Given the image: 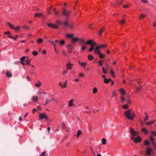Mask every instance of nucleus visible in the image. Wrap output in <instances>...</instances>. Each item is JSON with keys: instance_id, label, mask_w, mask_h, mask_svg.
I'll use <instances>...</instances> for the list:
<instances>
[{"instance_id": "1", "label": "nucleus", "mask_w": 156, "mask_h": 156, "mask_svg": "<svg viewBox=\"0 0 156 156\" xmlns=\"http://www.w3.org/2000/svg\"><path fill=\"white\" fill-rule=\"evenodd\" d=\"M124 115L128 119L133 120L135 117V115L134 112H131V110L128 109L125 111L124 113Z\"/></svg>"}, {"instance_id": "2", "label": "nucleus", "mask_w": 156, "mask_h": 156, "mask_svg": "<svg viewBox=\"0 0 156 156\" xmlns=\"http://www.w3.org/2000/svg\"><path fill=\"white\" fill-rule=\"evenodd\" d=\"M131 139L136 143H139L142 140L141 137H131Z\"/></svg>"}, {"instance_id": "3", "label": "nucleus", "mask_w": 156, "mask_h": 156, "mask_svg": "<svg viewBox=\"0 0 156 156\" xmlns=\"http://www.w3.org/2000/svg\"><path fill=\"white\" fill-rule=\"evenodd\" d=\"M39 117L40 119H41L42 120L43 119H45L46 120H48V118L47 115L44 113L40 114Z\"/></svg>"}, {"instance_id": "4", "label": "nucleus", "mask_w": 156, "mask_h": 156, "mask_svg": "<svg viewBox=\"0 0 156 156\" xmlns=\"http://www.w3.org/2000/svg\"><path fill=\"white\" fill-rule=\"evenodd\" d=\"M153 152L152 150L150 147H148L146 150V154L149 156L151 153H153Z\"/></svg>"}, {"instance_id": "5", "label": "nucleus", "mask_w": 156, "mask_h": 156, "mask_svg": "<svg viewBox=\"0 0 156 156\" xmlns=\"http://www.w3.org/2000/svg\"><path fill=\"white\" fill-rule=\"evenodd\" d=\"M47 25L49 27H50L52 28L57 29L59 28L58 26L54 24H51L50 23H48Z\"/></svg>"}, {"instance_id": "6", "label": "nucleus", "mask_w": 156, "mask_h": 156, "mask_svg": "<svg viewBox=\"0 0 156 156\" xmlns=\"http://www.w3.org/2000/svg\"><path fill=\"white\" fill-rule=\"evenodd\" d=\"M150 140L153 146L154 149L156 150V143L154 142V137H150Z\"/></svg>"}, {"instance_id": "7", "label": "nucleus", "mask_w": 156, "mask_h": 156, "mask_svg": "<svg viewBox=\"0 0 156 156\" xmlns=\"http://www.w3.org/2000/svg\"><path fill=\"white\" fill-rule=\"evenodd\" d=\"M71 11H63L62 14L63 15L66 16L67 18L69 17V14L71 13Z\"/></svg>"}, {"instance_id": "8", "label": "nucleus", "mask_w": 156, "mask_h": 156, "mask_svg": "<svg viewBox=\"0 0 156 156\" xmlns=\"http://www.w3.org/2000/svg\"><path fill=\"white\" fill-rule=\"evenodd\" d=\"M73 66V65L71 64L69 62H68L66 64L67 69L68 70L72 69Z\"/></svg>"}, {"instance_id": "9", "label": "nucleus", "mask_w": 156, "mask_h": 156, "mask_svg": "<svg viewBox=\"0 0 156 156\" xmlns=\"http://www.w3.org/2000/svg\"><path fill=\"white\" fill-rule=\"evenodd\" d=\"M130 133L132 134L133 136L137 135V133L132 128L130 129Z\"/></svg>"}, {"instance_id": "10", "label": "nucleus", "mask_w": 156, "mask_h": 156, "mask_svg": "<svg viewBox=\"0 0 156 156\" xmlns=\"http://www.w3.org/2000/svg\"><path fill=\"white\" fill-rule=\"evenodd\" d=\"M96 45V44L95 42H94V44L92 45H91L90 46V48L88 50V51L89 52H91L94 49V47L95 45Z\"/></svg>"}, {"instance_id": "11", "label": "nucleus", "mask_w": 156, "mask_h": 156, "mask_svg": "<svg viewBox=\"0 0 156 156\" xmlns=\"http://www.w3.org/2000/svg\"><path fill=\"white\" fill-rule=\"evenodd\" d=\"M68 48V52L69 53H71L72 51V49L73 47V46L71 45H68L67 46Z\"/></svg>"}, {"instance_id": "12", "label": "nucleus", "mask_w": 156, "mask_h": 156, "mask_svg": "<svg viewBox=\"0 0 156 156\" xmlns=\"http://www.w3.org/2000/svg\"><path fill=\"white\" fill-rule=\"evenodd\" d=\"M94 42L92 40H89L87 41L85 43V44H88L91 45H92L94 44Z\"/></svg>"}, {"instance_id": "13", "label": "nucleus", "mask_w": 156, "mask_h": 156, "mask_svg": "<svg viewBox=\"0 0 156 156\" xmlns=\"http://www.w3.org/2000/svg\"><path fill=\"white\" fill-rule=\"evenodd\" d=\"M32 100L34 102H36L38 100V98L36 96H33L32 98Z\"/></svg>"}, {"instance_id": "14", "label": "nucleus", "mask_w": 156, "mask_h": 156, "mask_svg": "<svg viewBox=\"0 0 156 156\" xmlns=\"http://www.w3.org/2000/svg\"><path fill=\"white\" fill-rule=\"evenodd\" d=\"M105 27H102L101 29H100L99 31H98V33L99 35H101L103 33V32L105 30Z\"/></svg>"}, {"instance_id": "15", "label": "nucleus", "mask_w": 156, "mask_h": 156, "mask_svg": "<svg viewBox=\"0 0 156 156\" xmlns=\"http://www.w3.org/2000/svg\"><path fill=\"white\" fill-rule=\"evenodd\" d=\"M48 155L47 152L45 151L43 152L39 156H47Z\"/></svg>"}, {"instance_id": "16", "label": "nucleus", "mask_w": 156, "mask_h": 156, "mask_svg": "<svg viewBox=\"0 0 156 156\" xmlns=\"http://www.w3.org/2000/svg\"><path fill=\"white\" fill-rule=\"evenodd\" d=\"M119 90L120 91L121 94H122V95L124 96V95L125 94L126 92L125 90L122 88L120 89Z\"/></svg>"}, {"instance_id": "17", "label": "nucleus", "mask_w": 156, "mask_h": 156, "mask_svg": "<svg viewBox=\"0 0 156 156\" xmlns=\"http://www.w3.org/2000/svg\"><path fill=\"white\" fill-rule=\"evenodd\" d=\"M79 39L78 37H74L72 38V43H75L77 41H79Z\"/></svg>"}, {"instance_id": "18", "label": "nucleus", "mask_w": 156, "mask_h": 156, "mask_svg": "<svg viewBox=\"0 0 156 156\" xmlns=\"http://www.w3.org/2000/svg\"><path fill=\"white\" fill-rule=\"evenodd\" d=\"M110 80H111L110 79H108L106 78H105L104 79V82L106 84L108 83Z\"/></svg>"}, {"instance_id": "19", "label": "nucleus", "mask_w": 156, "mask_h": 156, "mask_svg": "<svg viewBox=\"0 0 156 156\" xmlns=\"http://www.w3.org/2000/svg\"><path fill=\"white\" fill-rule=\"evenodd\" d=\"M43 15L41 13H36L35 14V17H41Z\"/></svg>"}, {"instance_id": "20", "label": "nucleus", "mask_w": 156, "mask_h": 156, "mask_svg": "<svg viewBox=\"0 0 156 156\" xmlns=\"http://www.w3.org/2000/svg\"><path fill=\"white\" fill-rule=\"evenodd\" d=\"M73 100L72 99L70 100L69 102L68 105L69 106H71L73 105L75 106V105L73 104Z\"/></svg>"}, {"instance_id": "21", "label": "nucleus", "mask_w": 156, "mask_h": 156, "mask_svg": "<svg viewBox=\"0 0 156 156\" xmlns=\"http://www.w3.org/2000/svg\"><path fill=\"white\" fill-rule=\"evenodd\" d=\"M43 41V39L41 38H40L37 39V41L38 43L41 44Z\"/></svg>"}, {"instance_id": "22", "label": "nucleus", "mask_w": 156, "mask_h": 156, "mask_svg": "<svg viewBox=\"0 0 156 156\" xmlns=\"http://www.w3.org/2000/svg\"><path fill=\"white\" fill-rule=\"evenodd\" d=\"M88 59L90 60H92L94 59V57L91 55H89L88 56Z\"/></svg>"}, {"instance_id": "23", "label": "nucleus", "mask_w": 156, "mask_h": 156, "mask_svg": "<svg viewBox=\"0 0 156 156\" xmlns=\"http://www.w3.org/2000/svg\"><path fill=\"white\" fill-rule=\"evenodd\" d=\"M79 63L83 67H85L86 66V65L87 64V63L86 62L81 63L80 61H79Z\"/></svg>"}, {"instance_id": "24", "label": "nucleus", "mask_w": 156, "mask_h": 156, "mask_svg": "<svg viewBox=\"0 0 156 156\" xmlns=\"http://www.w3.org/2000/svg\"><path fill=\"white\" fill-rule=\"evenodd\" d=\"M142 132L145 134H147L148 133V131L145 128H142L141 129Z\"/></svg>"}, {"instance_id": "25", "label": "nucleus", "mask_w": 156, "mask_h": 156, "mask_svg": "<svg viewBox=\"0 0 156 156\" xmlns=\"http://www.w3.org/2000/svg\"><path fill=\"white\" fill-rule=\"evenodd\" d=\"M74 26V24H73L71 23L69 24L68 27L70 29L72 30Z\"/></svg>"}, {"instance_id": "26", "label": "nucleus", "mask_w": 156, "mask_h": 156, "mask_svg": "<svg viewBox=\"0 0 156 156\" xmlns=\"http://www.w3.org/2000/svg\"><path fill=\"white\" fill-rule=\"evenodd\" d=\"M66 36L67 37H72L73 38V37L74 36V35L72 34H67L66 35Z\"/></svg>"}, {"instance_id": "27", "label": "nucleus", "mask_w": 156, "mask_h": 156, "mask_svg": "<svg viewBox=\"0 0 156 156\" xmlns=\"http://www.w3.org/2000/svg\"><path fill=\"white\" fill-rule=\"evenodd\" d=\"M6 75L8 77H11L12 76L11 73L9 72H7L6 73Z\"/></svg>"}, {"instance_id": "28", "label": "nucleus", "mask_w": 156, "mask_h": 156, "mask_svg": "<svg viewBox=\"0 0 156 156\" xmlns=\"http://www.w3.org/2000/svg\"><path fill=\"white\" fill-rule=\"evenodd\" d=\"M144 144L145 146H148L149 145V142L147 140H145L144 142Z\"/></svg>"}, {"instance_id": "29", "label": "nucleus", "mask_w": 156, "mask_h": 156, "mask_svg": "<svg viewBox=\"0 0 156 156\" xmlns=\"http://www.w3.org/2000/svg\"><path fill=\"white\" fill-rule=\"evenodd\" d=\"M86 44H85L84 45H83L81 48V50L82 51H84L86 49Z\"/></svg>"}, {"instance_id": "30", "label": "nucleus", "mask_w": 156, "mask_h": 156, "mask_svg": "<svg viewBox=\"0 0 156 156\" xmlns=\"http://www.w3.org/2000/svg\"><path fill=\"white\" fill-rule=\"evenodd\" d=\"M102 144L103 145H105L106 143V140L105 138H103L102 139Z\"/></svg>"}, {"instance_id": "31", "label": "nucleus", "mask_w": 156, "mask_h": 156, "mask_svg": "<svg viewBox=\"0 0 156 156\" xmlns=\"http://www.w3.org/2000/svg\"><path fill=\"white\" fill-rule=\"evenodd\" d=\"M51 101V100L50 99H47L45 101V103L44 104V105H46L48 102H49Z\"/></svg>"}, {"instance_id": "32", "label": "nucleus", "mask_w": 156, "mask_h": 156, "mask_svg": "<svg viewBox=\"0 0 156 156\" xmlns=\"http://www.w3.org/2000/svg\"><path fill=\"white\" fill-rule=\"evenodd\" d=\"M103 61L101 60H99L98 61V64L100 66H102L103 65Z\"/></svg>"}, {"instance_id": "33", "label": "nucleus", "mask_w": 156, "mask_h": 156, "mask_svg": "<svg viewBox=\"0 0 156 156\" xmlns=\"http://www.w3.org/2000/svg\"><path fill=\"white\" fill-rule=\"evenodd\" d=\"M123 108L124 109H126L129 108L128 105L127 104L124 105L122 106Z\"/></svg>"}, {"instance_id": "34", "label": "nucleus", "mask_w": 156, "mask_h": 156, "mask_svg": "<svg viewBox=\"0 0 156 156\" xmlns=\"http://www.w3.org/2000/svg\"><path fill=\"white\" fill-rule=\"evenodd\" d=\"M37 93L39 94H43L45 95L46 94V93L45 92H44L43 91L41 90H39L38 91Z\"/></svg>"}, {"instance_id": "35", "label": "nucleus", "mask_w": 156, "mask_h": 156, "mask_svg": "<svg viewBox=\"0 0 156 156\" xmlns=\"http://www.w3.org/2000/svg\"><path fill=\"white\" fill-rule=\"evenodd\" d=\"M7 23L8 26H9L10 28L12 29L13 28H14L13 26L10 23H9V22H8Z\"/></svg>"}, {"instance_id": "36", "label": "nucleus", "mask_w": 156, "mask_h": 156, "mask_svg": "<svg viewBox=\"0 0 156 156\" xmlns=\"http://www.w3.org/2000/svg\"><path fill=\"white\" fill-rule=\"evenodd\" d=\"M97 91L98 90L96 87H95L93 89V92L94 94H95Z\"/></svg>"}, {"instance_id": "37", "label": "nucleus", "mask_w": 156, "mask_h": 156, "mask_svg": "<svg viewBox=\"0 0 156 156\" xmlns=\"http://www.w3.org/2000/svg\"><path fill=\"white\" fill-rule=\"evenodd\" d=\"M60 44L61 45H62L64 44L65 43V41L64 40H62L60 41L59 42Z\"/></svg>"}, {"instance_id": "38", "label": "nucleus", "mask_w": 156, "mask_h": 156, "mask_svg": "<svg viewBox=\"0 0 156 156\" xmlns=\"http://www.w3.org/2000/svg\"><path fill=\"white\" fill-rule=\"evenodd\" d=\"M82 134V132L80 130H79L78 131L77 135V136H80Z\"/></svg>"}, {"instance_id": "39", "label": "nucleus", "mask_w": 156, "mask_h": 156, "mask_svg": "<svg viewBox=\"0 0 156 156\" xmlns=\"http://www.w3.org/2000/svg\"><path fill=\"white\" fill-rule=\"evenodd\" d=\"M39 83H37L35 84V86L37 87H39L41 86V83L39 81H38Z\"/></svg>"}, {"instance_id": "40", "label": "nucleus", "mask_w": 156, "mask_h": 156, "mask_svg": "<svg viewBox=\"0 0 156 156\" xmlns=\"http://www.w3.org/2000/svg\"><path fill=\"white\" fill-rule=\"evenodd\" d=\"M146 16V15L144 14H141L140 16L139 17V18L140 20H141V19H143L144 17Z\"/></svg>"}, {"instance_id": "41", "label": "nucleus", "mask_w": 156, "mask_h": 156, "mask_svg": "<svg viewBox=\"0 0 156 156\" xmlns=\"http://www.w3.org/2000/svg\"><path fill=\"white\" fill-rule=\"evenodd\" d=\"M102 70L104 74H106L107 73V72L105 67H103L102 68Z\"/></svg>"}, {"instance_id": "42", "label": "nucleus", "mask_w": 156, "mask_h": 156, "mask_svg": "<svg viewBox=\"0 0 156 156\" xmlns=\"http://www.w3.org/2000/svg\"><path fill=\"white\" fill-rule=\"evenodd\" d=\"M69 23H68V22L67 20L65 21L64 22V25L65 26H69Z\"/></svg>"}, {"instance_id": "43", "label": "nucleus", "mask_w": 156, "mask_h": 156, "mask_svg": "<svg viewBox=\"0 0 156 156\" xmlns=\"http://www.w3.org/2000/svg\"><path fill=\"white\" fill-rule=\"evenodd\" d=\"M121 99L122 102H124L125 101V99L124 97V96L122 95L121 96Z\"/></svg>"}, {"instance_id": "44", "label": "nucleus", "mask_w": 156, "mask_h": 156, "mask_svg": "<svg viewBox=\"0 0 156 156\" xmlns=\"http://www.w3.org/2000/svg\"><path fill=\"white\" fill-rule=\"evenodd\" d=\"M101 53V51L100 50H96L94 51V54L99 55Z\"/></svg>"}, {"instance_id": "45", "label": "nucleus", "mask_w": 156, "mask_h": 156, "mask_svg": "<svg viewBox=\"0 0 156 156\" xmlns=\"http://www.w3.org/2000/svg\"><path fill=\"white\" fill-rule=\"evenodd\" d=\"M110 73H111V75L114 77H115V76L114 75V72L113 71L112 69L111 70Z\"/></svg>"}, {"instance_id": "46", "label": "nucleus", "mask_w": 156, "mask_h": 156, "mask_svg": "<svg viewBox=\"0 0 156 156\" xmlns=\"http://www.w3.org/2000/svg\"><path fill=\"white\" fill-rule=\"evenodd\" d=\"M154 123V122L151 121L150 122H148L146 123V124L148 125H152Z\"/></svg>"}, {"instance_id": "47", "label": "nucleus", "mask_w": 156, "mask_h": 156, "mask_svg": "<svg viewBox=\"0 0 156 156\" xmlns=\"http://www.w3.org/2000/svg\"><path fill=\"white\" fill-rule=\"evenodd\" d=\"M100 46L101 48H104L105 47H106L107 46V44H105L103 45H100Z\"/></svg>"}, {"instance_id": "48", "label": "nucleus", "mask_w": 156, "mask_h": 156, "mask_svg": "<svg viewBox=\"0 0 156 156\" xmlns=\"http://www.w3.org/2000/svg\"><path fill=\"white\" fill-rule=\"evenodd\" d=\"M79 40L80 41V44H83L85 42V41L83 38H81Z\"/></svg>"}, {"instance_id": "49", "label": "nucleus", "mask_w": 156, "mask_h": 156, "mask_svg": "<svg viewBox=\"0 0 156 156\" xmlns=\"http://www.w3.org/2000/svg\"><path fill=\"white\" fill-rule=\"evenodd\" d=\"M61 126H62V127L63 129H65L66 128V126H65V124L64 123H62L61 124Z\"/></svg>"}, {"instance_id": "50", "label": "nucleus", "mask_w": 156, "mask_h": 156, "mask_svg": "<svg viewBox=\"0 0 156 156\" xmlns=\"http://www.w3.org/2000/svg\"><path fill=\"white\" fill-rule=\"evenodd\" d=\"M32 54L33 55L36 56L38 54V53L35 51H34L33 52Z\"/></svg>"}, {"instance_id": "51", "label": "nucleus", "mask_w": 156, "mask_h": 156, "mask_svg": "<svg viewBox=\"0 0 156 156\" xmlns=\"http://www.w3.org/2000/svg\"><path fill=\"white\" fill-rule=\"evenodd\" d=\"M99 55V56L100 58H103L104 57V55L102 53H100Z\"/></svg>"}, {"instance_id": "52", "label": "nucleus", "mask_w": 156, "mask_h": 156, "mask_svg": "<svg viewBox=\"0 0 156 156\" xmlns=\"http://www.w3.org/2000/svg\"><path fill=\"white\" fill-rule=\"evenodd\" d=\"M59 85L61 87H66V85H63L62 84V83L61 82H60L59 83Z\"/></svg>"}, {"instance_id": "53", "label": "nucleus", "mask_w": 156, "mask_h": 156, "mask_svg": "<svg viewBox=\"0 0 156 156\" xmlns=\"http://www.w3.org/2000/svg\"><path fill=\"white\" fill-rule=\"evenodd\" d=\"M101 48L100 45L96 47L95 48V50H99Z\"/></svg>"}, {"instance_id": "54", "label": "nucleus", "mask_w": 156, "mask_h": 156, "mask_svg": "<svg viewBox=\"0 0 156 156\" xmlns=\"http://www.w3.org/2000/svg\"><path fill=\"white\" fill-rule=\"evenodd\" d=\"M26 58V57L25 56H23V57H22V58H21L20 59L21 61H24Z\"/></svg>"}, {"instance_id": "55", "label": "nucleus", "mask_w": 156, "mask_h": 156, "mask_svg": "<svg viewBox=\"0 0 156 156\" xmlns=\"http://www.w3.org/2000/svg\"><path fill=\"white\" fill-rule=\"evenodd\" d=\"M25 61L26 62V64L30 65V61H28V58H27V60H26Z\"/></svg>"}, {"instance_id": "56", "label": "nucleus", "mask_w": 156, "mask_h": 156, "mask_svg": "<svg viewBox=\"0 0 156 156\" xmlns=\"http://www.w3.org/2000/svg\"><path fill=\"white\" fill-rule=\"evenodd\" d=\"M119 23L121 24H122L125 23V21L123 20H122L119 21Z\"/></svg>"}, {"instance_id": "57", "label": "nucleus", "mask_w": 156, "mask_h": 156, "mask_svg": "<svg viewBox=\"0 0 156 156\" xmlns=\"http://www.w3.org/2000/svg\"><path fill=\"white\" fill-rule=\"evenodd\" d=\"M20 28V26H19L16 27H14V28H13V29H14L16 30H19V29Z\"/></svg>"}, {"instance_id": "58", "label": "nucleus", "mask_w": 156, "mask_h": 156, "mask_svg": "<svg viewBox=\"0 0 156 156\" xmlns=\"http://www.w3.org/2000/svg\"><path fill=\"white\" fill-rule=\"evenodd\" d=\"M151 133L153 136H156V132L155 131H152Z\"/></svg>"}, {"instance_id": "59", "label": "nucleus", "mask_w": 156, "mask_h": 156, "mask_svg": "<svg viewBox=\"0 0 156 156\" xmlns=\"http://www.w3.org/2000/svg\"><path fill=\"white\" fill-rule=\"evenodd\" d=\"M148 118H149V116L147 115H146V116H145V118L144 119V121H146L148 119Z\"/></svg>"}, {"instance_id": "60", "label": "nucleus", "mask_w": 156, "mask_h": 156, "mask_svg": "<svg viewBox=\"0 0 156 156\" xmlns=\"http://www.w3.org/2000/svg\"><path fill=\"white\" fill-rule=\"evenodd\" d=\"M4 33L6 34H11V32L9 31L5 32Z\"/></svg>"}, {"instance_id": "61", "label": "nucleus", "mask_w": 156, "mask_h": 156, "mask_svg": "<svg viewBox=\"0 0 156 156\" xmlns=\"http://www.w3.org/2000/svg\"><path fill=\"white\" fill-rule=\"evenodd\" d=\"M117 95V94H115V90H113V96H116Z\"/></svg>"}, {"instance_id": "62", "label": "nucleus", "mask_w": 156, "mask_h": 156, "mask_svg": "<svg viewBox=\"0 0 156 156\" xmlns=\"http://www.w3.org/2000/svg\"><path fill=\"white\" fill-rule=\"evenodd\" d=\"M55 16H57L58 15V13H59V12L58 11H56L55 12Z\"/></svg>"}, {"instance_id": "63", "label": "nucleus", "mask_w": 156, "mask_h": 156, "mask_svg": "<svg viewBox=\"0 0 156 156\" xmlns=\"http://www.w3.org/2000/svg\"><path fill=\"white\" fill-rule=\"evenodd\" d=\"M23 28L24 29H29V27L27 26L26 25H25L23 27Z\"/></svg>"}, {"instance_id": "64", "label": "nucleus", "mask_w": 156, "mask_h": 156, "mask_svg": "<svg viewBox=\"0 0 156 156\" xmlns=\"http://www.w3.org/2000/svg\"><path fill=\"white\" fill-rule=\"evenodd\" d=\"M56 23L57 24H60V25H61L62 23L61 22H60L59 20H58V21H56Z\"/></svg>"}]
</instances>
